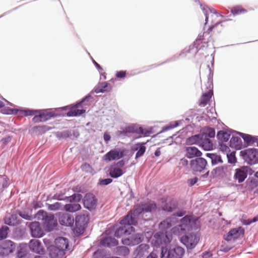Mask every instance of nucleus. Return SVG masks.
Wrapping results in <instances>:
<instances>
[{"label":"nucleus","instance_id":"nucleus-1","mask_svg":"<svg viewBox=\"0 0 258 258\" xmlns=\"http://www.w3.org/2000/svg\"><path fill=\"white\" fill-rule=\"evenodd\" d=\"M121 225L117 228L114 233L115 237L120 238L123 236L131 235L132 232L135 231L133 225H136L138 222L131 216V213L127 214L120 222Z\"/></svg>","mask_w":258,"mask_h":258},{"label":"nucleus","instance_id":"nucleus-2","mask_svg":"<svg viewBox=\"0 0 258 258\" xmlns=\"http://www.w3.org/2000/svg\"><path fill=\"white\" fill-rule=\"evenodd\" d=\"M184 252V249L178 245L171 246L169 248L162 247L161 258H182Z\"/></svg>","mask_w":258,"mask_h":258},{"label":"nucleus","instance_id":"nucleus-3","mask_svg":"<svg viewBox=\"0 0 258 258\" xmlns=\"http://www.w3.org/2000/svg\"><path fill=\"white\" fill-rule=\"evenodd\" d=\"M197 220L198 219L193 218L192 216H185L181 219L180 224L174 228V232L176 229L179 234L191 231L192 226L196 224Z\"/></svg>","mask_w":258,"mask_h":258},{"label":"nucleus","instance_id":"nucleus-4","mask_svg":"<svg viewBox=\"0 0 258 258\" xmlns=\"http://www.w3.org/2000/svg\"><path fill=\"white\" fill-rule=\"evenodd\" d=\"M191 170L195 172H204L207 171V174L209 173L208 169V163L207 160L201 157L191 160L189 163Z\"/></svg>","mask_w":258,"mask_h":258},{"label":"nucleus","instance_id":"nucleus-5","mask_svg":"<svg viewBox=\"0 0 258 258\" xmlns=\"http://www.w3.org/2000/svg\"><path fill=\"white\" fill-rule=\"evenodd\" d=\"M240 156L249 165H254L258 163V149L248 148L241 151Z\"/></svg>","mask_w":258,"mask_h":258},{"label":"nucleus","instance_id":"nucleus-6","mask_svg":"<svg viewBox=\"0 0 258 258\" xmlns=\"http://www.w3.org/2000/svg\"><path fill=\"white\" fill-rule=\"evenodd\" d=\"M154 237L155 238L154 245L156 247H163L162 245H166L169 243L172 239V234L166 231L156 232Z\"/></svg>","mask_w":258,"mask_h":258},{"label":"nucleus","instance_id":"nucleus-7","mask_svg":"<svg viewBox=\"0 0 258 258\" xmlns=\"http://www.w3.org/2000/svg\"><path fill=\"white\" fill-rule=\"evenodd\" d=\"M89 221V218L85 214H81L76 216L75 222V231L77 234L81 235L83 233Z\"/></svg>","mask_w":258,"mask_h":258},{"label":"nucleus","instance_id":"nucleus-8","mask_svg":"<svg viewBox=\"0 0 258 258\" xmlns=\"http://www.w3.org/2000/svg\"><path fill=\"white\" fill-rule=\"evenodd\" d=\"M38 114L35 115L32 119L34 123L44 122L58 115L54 112H48V110H38Z\"/></svg>","mask_w":258,"mask_h":258},{"label":"nucleus","instance_id":"nucleus-9","mask_svg":"<svg viewBox=\"0 0 258 258\" xmlns=\"http://www.w3.org/2000/svg\"><path fill=\"white\" fill-rule=\"evenodd\" d=\"M15 248V243L11 240H6L0 242V256L8 255L13 252Z\"/></svg>","mask_w":258,"mask_h":258},{"label":"nucleus","instance_id":"nucleus-10","mask_svg":"<svg viewBox=\"0 0 258 258\" xmlns=\"http://www.w3.org/2000/svg\"><path fill=\"white\" fill-rule=\"evenodd\" d=\"M203 37L204 35H199L193 44L190 45L188 49L187 50H185V51L193 54H196L198 52L199 49H201L202 47H205V44L208 43L207 41L205 40Z\"/></svg>","mask_w":258,"mask_h":258},{"label":"nucleus","instance_id":"nucleus-11","mask_svg":"<svg viewBox=\"0 0 258 258\" xmlns=\"http://www.w3.org/2000/svg\"><path fill=\"white\" fill-rule=\"evenodd\" d=\"M82 200H83V204L85 208L90 211L95 209L98 200L93 194L91 192L87 193Z\"/></svg>","mask_w":258,"mask_h":258},{"label":"nucleus","instance_id":"nucleus-12","mask_svg":"<svg viewBox=\"0 0 258 258\" xmlns=\"http://www.w3.org/2000/svg\"><path fill=\"white\" fill-rule=\"evenodd\" d=\"M198 237L194 234L185 235L180 238L181 242L189 249L194 248L198 243Z\"/></svg>","mask_w":258,"mask_h":258},{"label":"nucleus","instance_id":"nucleus-13","mask_svg":"<svg viewBox=\"0 0 258 258\" xmlns=\"http://www.w3.org/2000/svg\"><path fill=\"white\" fill-rule=\"evenodd\" d=\"M250 168L248 166H241L235 170L234 179L238 183L243 182L247 178Z\"/></svg>","mask_w":258,"mask_h":258},{"label":"nucleus","instance_id":"nucleus-14","mask_svg":"<svg viewBox=\"0 0 258 258\" xmlns=\"http://www.w3.org/2000/svg\"><path fill=\"white\" fill-rule=\"evenodd\" d=\"M124 155L123 151L119 149L111 150L106 153L103 157V159L106 161L118 160L122 158Z\"/></svg>","mask_w":258,"mask_h":258},{"label":"nucleus","instance_id":"nucleus-15","mask_svg":"<svg viewBox=\"0 0 258 258\" xmlns=\"http://www.w3.org/2000/svg\"><path fill=\"white\" fill-rule=\"evenodd\" d=\"M144 238V235L142 233H136L130 237L122 239L123 244L127 245H135L142 242Z\"/></svg>","mask_w":258,"mask_h":258},{"label":"nucleus","instance_id":"nucleus-16","mask_svg":"<svg viewBox=\"0 0 258 258\" xmlns=\"http://www.w3.org/2000/svg\"><path fill=\"white\" fill-rule=\"evenodd\" d=\"M29 227L30 228L31 235L33 237L40 238L44 234L43 230L42 229L39 222L35 221L30 223Z\"/></svg>","mask_w":258,"mask_h":258},{"label":"nucleus","instance_id":"nucleus-17","mask_svg":"<svg viewBox=\"0 0 258 258\" xmlns=\"http://www.w3.org/2000/svg\"><path fill=\"white\" fill-rule=\"evenodd\" d=\"M43 224L46 231L50 232L53 230L57 225V221L54 215L48 213L43 221Z\"/></svg>","mask_w":258,"mask_h":258},{"label":"nucleus","instance_id":"nucleus-18","mask_svg":"<svg viewBox=\"0 0 258 258\" xmlns=\"http://www.w3.org/2000/svg\"><path fill=\"white\" fill-rule=\"evenodd\" d=\"M244 233V229L241 227L233 228L228 232L224 237V239L227 241L234 240L243 235Z\"/></svg>","mask_w":258,"mask_h":258},{"label":"nucleus","instance_id":"nucleus-19","mask_svg":"<svg viewBox=\"0 0 258 258\" xmlns=\"http://www.w3.org/2000/svg\"><path fill=\"white\" fill-rule=\"evenodd\" d=\"M55 245H53L56 248L62 249L64 252L70 250L69 239L67 238L59 237L55 239Z\"/></svg>","mask_w":258,"mask_h":258},{"label":"nucleus","instance_id":"nucleus-20","mask_svg":"<svg viewBox=\"0 0 258 258\" xmlns=\"http://www.w3.org/2000/svg\"><path fill=\"white\" fill-rule=\"evenodd\" d=\"M29 247L31 251L39 254H43L45 250L39 240L31 239L29 243Z\"/></svg>","mask_w":258,"mask_h":258},{"label":"nucleus","instance_id":"nucleus-21","mask_svg":"<svg viewBox=\"0 0 258 258\" xmlns=\"http://www.w3.org/2000/svg\"><path fill=\"white\" fill-rule=\"evenodd\" d=\"M58 221L61 225L72 227L74 225L75 219L70 214L63 213L59 215Z\"/></svg>","mask_w":258,"mask_h":258},{"label":"nucleus","instance_id":"nucleus-22","mask_svg":"<svg viewBox=\"0 0 258 258\" xmlns=\"http://www.w3.org/2000/svg\"><path fill=\"white\" fill-rule=\"evenodd\" d=\"M200 7L205 16V23L206 25L209 20V15L211 14L212 17L213 16L214 14H215L217 17H222V15L220 14L215 9H210L208 7L205 5H203L202 4L200 3Z\"/></svg>","mask_w":258,"mask_h":258},{"label":"nucleus","instance_id":"nucleus-23","mask_svg":"<svg viewBox=\"0 0 258 258\" xmlns=\"http://www.w3.org/2000/svg\"><path fill=\"white\" fill-rule=\"evenodd\" d=\"M202 155V153L196 147H187L185 149V156L187 158H197Z\"/></svg>","mask_w":258,"mask_h":258},{"label":"nucleus","instance_id":"nucleus-24","mask_svg":"<svg viewBox=\"0 0 258 258\" xmlns=\"http://www.w3.org/2000/svg\"><path fill=\"white\" fill-rule=\"evenodd\" d=\"M125 132L130 134H139L147 136L148 132L136 124H132L125 127Z\"/></svg>","mask_w":258,"mask_h":258},{"label":"nucleus","instance_id":"nucleus-25","mask_svg":"<svg viewBox=\"0 0 258 258\" xmlns=\"http://www.w3.org/2000/svg\"><path fill=\"white\" fill-rule=\"evenodd\" d=\"M48 250L50 258H62L66 254L62 249L56 248L53 245H50Z\"/></svg>","mask_w":258,"mask_h":258},{"label":"nucleus","instance_id":"nucleus-26","mask_svg":"<svg viewBox=\"0 0 258 258\" xmlns=\"http://www.w3.org/2000/svg\"><path fill=\"white\" fill-rule=\"evenodd\" d=\"M236 131L232 130H228L227 131H224L222 130L218 132L217 134V138L219 140V142H227L232 133H236Z\"/></svg>","mask_w":258,"mask_h":258},{"label":"nucleus","instance_id":"nucleus-27","mask_svg":"<svg viewBox=\"0 0 258 258\" xmlns=\"http://www.w3.org/2000/svg\"><path fill=\"white\" fill-rule=\"evenodd\" d=\"M145 143H138L134 145L132 148L133 151H137L136 154L135 158L138 159L142 157L146 152V147Z\"/></svg>","mask_w":258,"mask_h":258},{"label":"nucleus","instance_id":"nucleus-28","mask_svg":"<svg viewBox=\"0 0 258 258\" xmlns=\"http://www.w3.org/2000/svg\"><path fill=\"white\" fill-rule=\"evenodd\" d=\"M17 214H13L9 216H6L4 218V223L5 224L9 226H16L21 223V221L18 219Z\"/></svg>","mask_w":258,"mask_h":258},{"label":"nucleus","instance_id":"nucleus-29","mask_svg":"<svg viewBox=\"0 0 258 258\" xmlns=\"http://www.w3.org/2000/svg\"><path fill=\"white\" fill-rule=\"evenodd\" d=\"M56 199L58 200H63L71 203H78L83 199V196L79 193H75L70 196H66L63 199L58 198Z\"/></svg>","mask_w":258,"mask_h":258},{"label":"nucleus","instance_id":"nucleus-30","mask_svg":"<svg viewBox=\"0 0 258 258\" xmlns=\"http://www.w3.org/2000/svg\"><path fill=\"white\" fill-rule=\"evenodd\" d=\"M100 244L105 247H111L116 246L118 244V241L113 237H106L101 240Z\"/></svg>","mask_w":258,"mask_h":258},{"label":"nucleus","instance_id":"nucleus-31","mask_svg":"<svg viewBox=\"0 0 258 258\" xmlns=\"http://www.w3.org/2000/svg\"><path fill=\"white\" fill-rule=\"evenodd\" d=\"M149 248V246L147 244H141L139 245L136 249L134 254L137 258H141Z\"/></svg>","mask_w":258,"mask_h":258},{"label":"nucleus","instance_id":"nucleus-32","mask_svg":"<svg viewBox=\"0 0 258 258\" xmlns=\"http://www.w3.org/2000/svg\"><path fill=\"white\" fill-rule=\"evenodd\" d=\"M236 134L239 135L243 139L244 142L248 145H251L257 141V137L252 136V135L245 134L240 132H236Z\"/></svg>","mask_w":258,"mask_h":258},{"label":"nucleus","instance_id":"nucleus-33","mask_svg":"<svg viewBox=\"0 0 258 258\" xmlns=\"http://www.w3.org/2000/svg\"><path fill=\"white\" fill-rule=\"evenodd\" d=\"M205 156L211 159V164L213 166L223 162L221 155L216 153H208L206 154Z\"/></svg>","mask_w":258,"mask_h":258},{"label":"nucleus","instance_id":"nucleus-34","mask_svg":"<svg viewBox=\"0 0 258 258\" xmlns=\"http://www.w3.org/2000/svg\"><path fill=\"white\" fill-rule=\"evenodd\" d=\"M142 204L144 213L155 212L157 209V205L153 201L142 202Z\"/></svg>","mask_w":258,"mask_h":258},{"label":"nucleus","instance_id":"nucleus-35","mask_svg":"<svg viewBox=\"0 0 258 258\" xmlns=\"http://www.w3.org/2000/svg\"><path fill=\"white\" fill-rule=\"evenodd\" d=\"M130 213L131 216L137 221V217L145 213L142 202L139 205L136 206L133 210L130 211L127 214H130Z\"/></svg>","mask_w":258,"mask_h":258},{"label":"nucleus","instance_id":"nucleus-36","mask_svg":"<svg viewBox=\"0 0 258 258\" xmlns=\"http://www.w3.org/2000/svg\"><path fill=\"white\" fill-rule=\"evenodd\" d=\"M174 220V218L172 217L166 218L160 223L159 228L161 230H165L171 228L173 226Z\"/></svg>","mask_w":258,"mask_h":258},{"label":"nucleus","instance_id":"nucleus-37","mask_svg":"<svg viewBox=\"0 0 258 258\" xmlns=\"http://www.w3.org/2000/svg\"><path fill=\"white\" fill-rule=\"evenodd\" d=\"M81 206L79 203H70L67 204L64 206V209L66 211L74 213L76 212L81 209Z\"/></svg>","mask_w":258,"mask_h":258},{"label":"nucleus","instance_id":"nucleus-38","mask_svg":"<svg viewBox=\"0 0 258 258\" xmlns=\"http://www.w3.org/2000/svg\"><path fill=\"white\" fill-rule=\"evenodd\" d=\"M242 145L241 139L238 137L232 136L229 141V146L231 148L240 149Z\"/></svg>","mask_w":258,"mask_h":258},{"label":"nucleus","instance_id":"nucleus-39","mask_svg":"<svg viewBox=\"0 0 258 258\" xmlns=\"http://www.w3.org/2000/svg\"><path fill=\"white\" fill-rule=\"evenodd\" d=\"M27 254V246L26 244H21L18 247L17 258H25Z\"/></svg>","mask_w":258,"mask_h":258},{"label":"nucleus","instance_id":"nucleus-40","mask_svg":"<svg viewBox=\"0 0 258 258\" xmlns=\"http://www.w3.org/2000/svg\"><path fill=\"white\" fill-rule=\"evenodd\" d=\"M109 83L106 82L99 83L97 86H95L92 91L91 93L95 92L96 93H104L107 91V88L109 85Z\"/></svg>","mask_w":258,"mask_h":258},{"label":"nucleus","instance_id":"nucleus-41","mask_svg":"<svg viewBox=\"0 0 258 258\" xmlns=\"http://www.w3.org/2000/svg\"><path fill=\"white\" fill-rule=\"evenodd\" d=\"M213 91L209 90L208 93L204 94L200 99V105L205 106L208 103L213 95Z\"/></svg>","mask_w":258,"mask_h":258},{"label":"nucleus","instance_id":"nucleus-42","mask_svg":"<svg viewBox=\"0 0 258 258\" xmlns=\"http://www.w3.org/2000/svg\"><path fill=\"white\" fill-rule=\"evenodd\" d=\"M200 146L203 149L206 151L211 150L213 148V143L209 139H202L200 143Z\"/></svg>","mask_w":258,"mask_h":258},{"label":"nucleus","instance_id":"nucleus-43","mask_svg":"<svg viewBox=\"0 0 258 258\" xmlns=\"http://www.w3.org/2000/svg\"><path fill=\"white\" fill-rule=\"evenodd\" d=\"M124 172L120 168L114 167L109 171V175L113 178H117L122 176Z\"/></svg>","mask_w":258,"mask_h":258},{"label":"nucleus","instance_id":"nucleus-44","mask_svg":"<svg viewBox=\"0 0 258 258\" xmlns=\"http://www.w3.org/2000/svg\"><path fill=\"white\" fill-rule=\"evenodd\" d=\"M10 184V179L7 176L0 175V190L7 188Z\"/></svg>","mask_w":258,"mask_h":258},{"label":"nucleus","instance_id":"nucleus-45","mask_svg":"<svg viewBox=\"0 0 258 258\" xmlns=\"http://www.w3.org/2000/svg\"><path fill=\"white\" fill-rule=\"evenodd\" d=\"M86 112V109H71L67 113V116H79Z\"/></svg>","mask_w":258,"mask_h":258},{"label":"nucleus","instance_id":"nucleus-46","mask_svg":"<svg viewBox=\"0 0 258 258\" xmlns=\"http://www.w3.org/2000/svg\"><path fill=\"white\" fill-rule=\"evenodd\" d=\"M202 137L200 135L192 136L187 139V142L190 144H200L202 141Z\"/></svg>","mask_w":258,"mask_h":258},{"label":"nucleus","instance_id":"nucleus-47","mask_svg":"<svg viewBox=\"0 0 258 258\" xmlns=\"http://www.w3.org/2000/svg\"><path fill=\"white\" fill-rule=\"evenodd\" d=\"M34 131L39 134H42L51 129V127L46 125L35 126L33 127Z\"/></svg>","mask_w":258,"mask_h":258},{"label":"nucleus","instance_id":"nucleus-48","mask_svg":"<svg viewBox=\"0 0 258 258\" xmlns=\"http://www.w3.org/2000/svg\"><path fill=\"white\" fill-rule=\"evenodd\" d=\"M16 213L20 217L25 220L31 221L34 219V216L32 215L29 214L28 212L26 211L17 210Z\"/></svg>","mask_w":258,"mask_h":258},{"label":"nucleus","instance_id":"nucleus-49","mask_svg":"<svg viewBox=\"0 0 258 258\" xmlns=\"http://www.w3.org/2000/svg\"><path fill=\"white\" fill-rule=\"evenodd\" d=\"M116 252L119 255L125 256L128 254L130 250L126 246H120L116 248Z\"/></svg>","mask_w":258,"mask_h":258},{"label":"nucleus","instance_id":"nucleus-50","mask_svg":"<svg viewBox=\"0 0 258 258\" xmlns=\"http://www.w3.org/2000/svg\"><path fill=\"white\" fill-rule=\"evenodd\" d=\"M71 132L69 130L63 131L62 132H57L56 133V137L59 140L67 139L71 136Z\"/></svg>","mask_w":258,"mask_h":258},{"label":"nucleus","instance_id":"nucleus-51","mask_svg":"<svg viewBox=\"0 0 258 258\" xmlns=\"http://www.w3.org/2000/svg\"><path fill=\"white\" fill-rule=\"evenodd\" d=\"M63 207V205L61 203L59 202H56L53 204L48 205V209L50 211L62 210Z\"/></svg>","mask_w":258,"mask_h":258},{"label":"nucleus","instance_id":"nucleus-52","mask_svg":"<svg viewBox=\"0 0 258 258\" xmlns=\"http://www.w3.org/2000/svg\"><path fill=\"white\" fill-rule=\"evenodd\" d=\"M48 213L44 211L43 210H39L34 216V218H36L38 220H44Z\"/></svg>","mask_w":258,"mask_h":258},{"label":"nucleus","instance_id":"nucleus-53","mask_svg":"<svg viewBox=\"0 0 258 258\" xmlns=\"http://www.w3.org/2000/svg\"><path fill=\"white\" fill-rule=\"evenodd\" d=\"M227 158L228 162L230 164H235L237 162V159L235 156V151H232L230 153H227Z\"/></svg>","mask_w":258,"mask_h":258},{"label":"nucleus","instance_id":"nucleus-54","mask_svg":"<svg viewBox=\"0 0 258 258\" xmlns=\"http://www.w3.org/2000/svg\"><path fill=\"white\" fill-rule=\"evenodd\" d=\"M9 228L7 226H3L0 228V240H2L8 236V231Z\"/></svg>","mask_w":258,"mask_h":258},{"label":"nucleus","instance_id":"nucleus-55","mask_svg":"<svg viewBox=\"0 0 258 258\" xmlns=\"http://www.w3.org/2000/svg\"><path fill=\"white\" fill-rule=\"evenodd\" d=\"M224 172V168L223 166H219L214 169L211 174L213 176H218L222 175Z\"/></svg>","mask_w":258,"mask_h":258},{"label":"nucleus","instance_id":"nucleus-56","mask_svg":"<svg viewBox=\"0 0 258 258\" xmlns=\"http://www.w3.org/2000/svg\"><path fill=\"white\" fill-rule=\"evenodd\" d=\"M176 208V205L171 203H166L162 207V210L164 211L171 212Z\"/></svg>","mask_w":258,"mask_h":258},{"label":"nucleus","instance_id":"nucleus-57","mask_svg":"<svg viewBox=\"0 0 258 258\" xmlns=\"http://www.w3.org/2000/svg\"><path fill=\"white\" fill-rule=\"evenodd\" d=\"M92 258H106L105 253L103 250L98 249L93 253Z\"/></svg>","mask_w":258,"mask_h":258},{"label":"nucleus","instance_id":"nucleus-58","mask_svg":"<svg viewBox=\"0 0 258 258\" xmlns=\"http://www.w3.org/2000/svg\"><path fill=\"white\" fill-rule=\"evenodd\" d=\"M205 135L206 137L214 138L215 136V129L212 127H208L205 132Z\"/></svg>","mask_w":258,"mask_h":258},{"label":"nucleus","instance_id":"nucleus-59","mask_svg":"<svg viewBox=\"0 0 258 258\" xmlns=\"http://www.w3.org/2000/svg\"><path fill=\"white\" fill-rule=\"evenodd\" d=\"M179 125V122L178 121H176L174 122H172L170 123L169 125H166L163 127V130L164 131H166L169 130L170 129L174 128Z\"/></svg>","mask_w":258,"mask_h":258},{"label":"nucleus","instance_id":"nucleus-60","mask_svg":"<svg viewBox=\"0 0 258 258\" xmlns=\"http://www.w3.org/2000/svg\"><path fill=\"white\" fill-rule=\"evenodd\" d=\"M22 111L25 113L26 116H32L38 112V110H33L30 109H26L23 110Z\"/></svg>","mask_w":258,"mask_h":258},{"label":"nucleus","instance_id":"nucleus-61","mask_svg":"<svg viewBox=\"0 0 258 258\" xmlns=\"http://www.w3.org/2000/svg\"><path fill=\"white\" fill-rule=\"evenodd\" d=\"M112 182V179L110 178L101 179L99 180V184L101 185H107Z\"/></svg>","mask_w":258,"mask_h":258},{"label":"nucleus","instance_id":"nucleus-62","mask_svg":"<svg viewBox=\"0 0 258 258\" xmlns=\"http://www.w3.org/2000/svg\"><path fill=\"white\" fill-rule=\"evenodd\" d=\"M224 142H219V148L221 152L224 153L228 151H230L229 147L223 143Z\"/></svg>","mask_w":258,"mask_h":258},{"label":"nucleus","instance_id":"nucleus-63","mask_svg":"<svg viewBox=\"0 0 258 258\" xmlns=\"http://www.w3.org/2000/svg\"><path fill=\"white\" fill-rule=\"evenodd\" d=\"M245 11V10L244 9H240L238 7L233 8L231 10V13L234 15L239 14L241 13L242 12H244Z\"/></svg>","mask_w":258,"mask_h":258},{"label":"nucleus","instance_id":"nucleus-64","mask_svg":"<svg viewBox=\"0 0 258 258\" xmlns=\"http://www.w3.org/2000/svg\"><path fill=\"white\" fill-rule=\"evenodd\" d=\"M126 72L125 71H120L117 72L116 73V77L118 78H123L125 77Z\"/></svg>","mask_w":258,"mask_h":258}]
</instances>
